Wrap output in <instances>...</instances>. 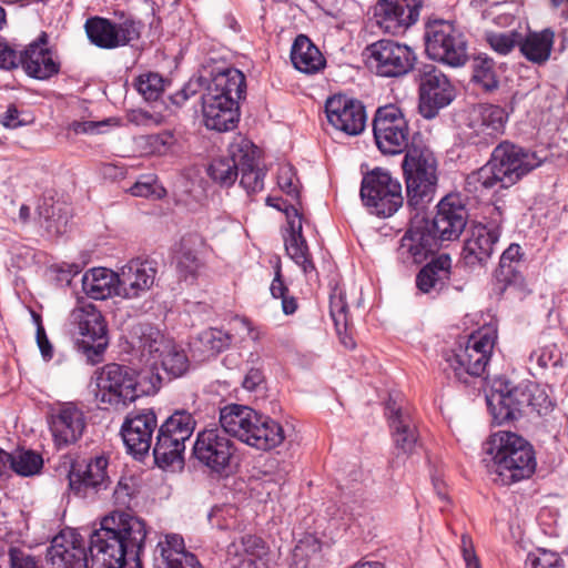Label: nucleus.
<instances>
[{
    "mask_svg": "<svg viewBox=\"0 0 568 568\" xmlns=\"http://www.w3.org/2000/svg\"><path fill=\"white\" fill-rule=\"evenodd\" d=\"M455 273L452 257L445 253L439 254L418 272L416 286L425 294L438 295L447 287Z\"/></svg>",
    "mask_w": 568,
    "mask_h": 568,
    "instance_id": "32",
    "label": "nucleus"
},
{
    "mask_svg": "<svg viewBox=\"0 0 568 568\" xmlns=\"http://www.w3.org/2000/svg\"><path fill=\"white\" fill-rule=\"evenodd\" d=\"M486 400L493 419L497 424L517 419L526 408L544 415L552 407L549 395L540 385L536 383L514 385L504 376L494 378Z\"/></svg>",
    "mask_w": 568,
    "mask_h": 568,
    "instance_id": "3",
    "label": "nucleus"
},
{
    "mask_svg": "<svg viewBox=\"0 0 568 568\" xmlns=\"http://www.w3.org/2000/svg\"><path fill=\"white\" fill-rule=\"evenodd\" d=\"M229 344L227 333L217 328H209L197 335L192 347L194 353H199L201 359H207L222 352Z\"/></svg>",
    "mask_w": 568,
    "mask_h": 568,
    "instance_id": "40",
    "label": "nucleus"
},
{
    "mask_svg": "<svg viewBox=\"0 0 568 568\" xmlns=\"http://www.w3.org/2000/svg\"><path fill=\"white\" fill-rule=\"evenodd\" d=\"M373 133L377 148L384 154H399L405 151L410 140V129L402 111L393 105H385L376 111Z\"/></svg>",
    "mask_w": 568,
    "mask_h": 568,
    "instance_id": "14",
    "label": "nucleus"
},
{
    "mask_svg": "<svg viewBox=\"0 0 568 568\" xmlns=\"http://www.w3.org/2000/svg\"><path fill=\"white\" fill-rule=\"evenodd\" d=\"M367 65L383 78H400L408 74L416 62L414 50L394 40H378L366 48Z\"/></svg>",
    "mask_w": 568,
    "mask_h": 568,
    "instance_id": "13",
    "label": "nucleus"
},
{
    "mask_svg": "<svg viewBox=\"0 0 568 568\" xmlns=\"http://www.w3.org/2000/svg\"><path fill=\"white\" fill-rule=\"evenodd\" d=\"M154 568H203L196 556L185 549L184 539L176 534L165 535L153 552Z\"/></svg>",
    "mask_w": 568,
    "mask_h": 568,
    "instance_id": "30",
    "label": "nucleus"
},
{
    "mask_svg": "<svg viewBox=\"0 0 568 568\" xmlns=\"http://www.w3.org/2000/svg\"><path fill=\"white\" fill-rule=\"evenodd\" d=\"M192 452L201 465L222 474L231 467L236 448L222 430L210 428L197 433Z\"/></svg>",
    "mask_w": 568,
    "mask_h": 568,
    "instance_id": "16",
    "label": "nucleus"
},
{
    "mask_svg": "<svg viewBox=\"0 0 568 568\" xmlns=\"http://www.w3.org/2000/svg\"><path fill=\"white\" fill-rule=\"evenodd\" d=\"M497 339L494 327H481L446 355V363L455 377L464 383L468 376H481Z\"/></svg>",
    "mask_w": 568,
    "mask_h": 568,
    "instance_id": "7",
    "label": "nucleus"
},
{
    "mask_svg": "<svg viewBox=\"0 0 568 568\" xmlns=\"http://www.w3.org/2000/svg\"><path fill=\"white\" fill-rule=\"evenodd\" d=\"M236 321L246 331V335L251 341L258 342L265 336V332L261 327L255 326L248 318L241 317Z\"/></svg>",
    "mask_w": 568,
    "mask_h": 568,
    "instance_id": "64",
    "label": "nucleus"
},
{
    "mask_svg": "<svg viewBox=\"0 0 568 568\" xmlns=\"http://www.w3.org/2000/svg\"><path fill=\"white\" fill-rule=\"evenodd\" d=\"M508 115L504 108L494 104H477L468 115V126L478 143L488 144L504 132Z\"/></svg>",
    "mask_w": 568,
    "mask_h": 568,
    "instance_id": "29",
    "label": "nucleus"
},
{
    "mask_svg": "<svg viewBox=\"0 0 568 568\" xmlns=\"http://www.w3.org/2000/svg\"><path fill=\"white\" fill-rule=\"evenodd\" d=\"M109 462L104 456L91 458L83 467L72 468L69 474V487L74 495L88 498L106 489L110 484Z\"/></svg>",
    "mask_w": 568,
    "mask_h": 568,
    "instance_id": "24",
    "label": "nucleus"
},
{
    "mask_svg": "<svg viewBox=\"0 0 568 568\" xmlns=\"http://www.w3.org/2000/svg\"><path fill=\"white\" fill-rule=\"evenodd\" d=\"M560 361V353L555 344L545 345L534 349L529 356V362L544 369L549 366H556Z\"/></svg>",
    "mask_w": 568,
    "mask_h": 568,
    "instance_id": "53",
    "label": "nucleus"
},
{
    "mask_svg": "<svg viewBox=\"0 0 568 568\" xmlns=\"http://www.w3.org/2000/svg\"><path fill=\"white\" fill-rule=\"evenodd\" d=\"M473 80L486 91L498 87V80L494 70V62L489 58H476L473 65Z\"/></svg>",
    "mask_w": 568,
    "mask_h": 568,
    "instance_id": "46",
    "label": "nucleus"
},
{
    "mask_svg": "<svg viewBox=\"0 0 568 568\" xmlns=\"http://www.w3.org/2000/svg\"><path fill=\"white\" fill-rule=\"evenodd\" d=\"M82 290L92 300H106L118 296L116 272L106 267H93L82 276Z\"/></svg>",
    "mask_w": 568,
    "mask_h": 568,
    "instance_id": "34",
    "label": "nucleus"
},
{
    "mask_svg": "<svg viewBox=\"0 0 568 568\" xmlns=\"http://www.w3.org/2000/svg\"><path fill=\"white\" fill-rule=\"evenodd\" d=\"M136 493V480L131 476H123L119 479L113 490V501L120 507H130L131 500Z\"/></svg>",
    "mask_w": 568,
    "mask_h": 568,
    "instance_id": "51",
    "label": "nucleus"
},
{
    "mask_svg": "<svg viewBox=\"0 0 568 568\" xmlns=\"http://www.w3.org/2000/svg\"><path fill=\"white\" fill-rule=\"evenodd\" d=\"M168 81L159 73L145 72L140 74L134 82L138 92L146 101H156L164 92Z\"/></svg>",
    "mask_w": 568,
    "mask_h": 568,
    "instance_id": "44",
    "label": "nucleus"
},
{
    "mask_svg": "<svg viewBox=\"0 0 568 568\" xmlns=\"http://www.w3.org/2000/svg\"><path fill=\"white\" fill-rule=\"evenodd\" d=\"M49 424L54 445L61 449L77 443L82 436L85 418L81 409L69 403L51 415Z\"/></svg>",
    "mask_w": 568,
    "mask_h": 568,
    "instance_id": "28",
    "label": "nucleus"
},
{
    "mask_svg": "<svg viewBox=\"0 0 568 568\" xmlns=\"http://www.w3.org/2000/svg\"><path fill=\"white\" fill-rule=\"evenodd\" d=\"M321 548V542L315 536L306 535L294 547L293 560L296 565H302L303 568H306L308 560L317 556Z\"/></svg>",
    "mask_w": 568,
    "mask_h": 568,
    "instance_id": "48",
    "label": "nucleus"
},
{
    "mask_svg": "<svg viewBox=\"0 0 568 568\" xmlns=\"http://www.w3.org/2000/svg\"><path fill=\"white\" fill-rule=\"evenodd\" d=\"M525 568H565V564L558 552L537 548L527 555Z\"/></svg>",
    "mask_w": 568,
    "mask_h": 568,
    "instance_id": "47",
    "label": "nucleus"
},
{
    "mask_svg": "<svg viewBox=\"0 0 568 568\" xmlns=\"http://www.w3.org/2000/svg\"><path fill=\"white\" fill-rule=\"evenodd\" d=\"M203 85L202 78L191 79L185 85L176 93L170 97L173 104L180 106L190 97L194 95Z\"/></svg>",
    "mask_w": 568,
    "mask_h": 568,
    "instance_id": "59",
    "label": "nucleus"
},
{
    "mask_svg": "<svg viewBox=\"0 0 568 568\" xmlns=\"http://www.w3.org/2000/svg\"><path fill=\"white\" fill-rule=\"evenodd\" d=\"M139 374L124 365L111 363L97 372V399L113 407L126 406L149 394L139 381Z\"/></svg>",
    "mask_w": 568,
    "mask_h": 568,
    "instance_id": "8",
    "label": "nucleus"
},
{
    "mask_svg": "<svg viewBox=\"0 0 568 568\" xmlns=\"http://www.w3.org/2000/svg\"><path fill=\"white\" fill-rule=\"evenodd\" d=\"M141 359L152 369H162L170 377H180L189 369L184 351L166 338L159 329L146 327L139 341Z\"/></svg>",
    "mask_w": 568,
    "mask_h": 568,
    "instance_id": "10",
    "label": "nucleus"
},
{
    "mask_svg": "<svg viewBox=\"0 0 568 568\" xmlns=\"http://www.w3.org/2000/svg\"><path fill=\"white\" fill-rule=\"evenodd\" d=\"M386 414L388 415L396 449L403 454H412L418 439L415 422L407 412L397 407L395 403L389 402L387 404Z\"/></svg>",
    "mask_w": 568,
    "mask_h": 568,
    "instance_id": "33",
    "label": "nucleus"
},
{
    "mask_svg": "<svg viewBox=\"0 0 568 568\" xmlns=\"http://www.w3.org/2000/svg\"><path fill=\"white\" fill-rule=\"evenodd\" d=\"M158 274L156 263L150 260L133 258L119 268L118 296L135 300L149 292Z\"/></svg>",
    "mask_w": 568,
    "mask_h": 568,
    "instance_id": "21",
    "label": "nucleus"
},
{
    "mask_svg": "<svg viewBox=\"0 0 568 568\" xmlns=\"http://www.w3.org/2000/svg\"><path fill=\"white\" fill-rule=\"evenodd\" d=\"M185 444L165 432L158 429L155 444L153 446V456L155 464L160 468L181 466L184 462Z\"/></svg>",
    "mask_w": 568,
    "mask_h": 568,
    "instance_id": "38",
    "label": "nucleus"
},
{
    "mask_svg": "<svg viewBox=\"0 0 568 568\" xmlns=\"http://www.w3.org/2000/svg\"><path fill=\"white\" fill-rule=\"evenodd\" d=\"M129 123L142 128L159 126L163 123L164 116L161 113H151L143 109H133L126 112Z\"/></svg>",
    "mask_w": 568,
    "mask_h": 568,
    "instance_id": "56",
    "label": "nucleus"
},
{
    "mask_svg": "<svg viewBox=\"0 0 568 568\" xmlns=\"http://www.w3.org/2000/svg\"><path fill=\"white\" fill-rule=\"evenodd\" d=\"M291 60L298 71L310 74L316 73L325 65V59L318 48L304 34L295 39Z\"/></svg>",
    "mask_w": 568,
    "mask_h": 568,
    "instance_id": "37",
    "label": "nucleus"
},
{
    "mask_svg": "<svg viewBox=\"0 0 568 568\" xmlns=\"http://www.w3.org/2000/svg\"><path fill=\"white\" fill-rule=\"evenodd\" d=\"M130 193L133 196L162 199L165 190L162 187L154 175L141 176L131 187Z\"/></svg>",
    "mask_w": 568,
    "mask_h": 568,
    "instance_id": "50",
    "label": "nucleus"
},
{
    "mask_svg": "<svg viewBox=\"0 0 568 568\" xmlns=\"http://www.w3.org/2000/svg\"><path fill=\"white\" fill-rule=\"evenodd\" d=\"M8 556L9 568H43L38 557H34L21 548L10 547Z\"/></svg>",
    "mask_w": 568,
    "mask_h": 568,
    "instance_id": "57",
    "label": "nucleus"
},
{
    "mask_svg": "<svg viewBox=\"0 0 568 568\" xmlns=\"http://www.w3.org/2000/svg\"><path fill=\"white\" fill-rule=\"evenodd\" d=\"M488 454L493 457L491 469L497 475L495 480L501 485L528 478L535 471L536 460L531 446L514 433L494 434Z\"/></svg>",
    "mask_w": 568,
    "mask_h": 568,
    "instance_id": "5",
    "label": "nucleus"
},
{
    "mask_svg": "<svg viewBox=\"0 0 568 568\" xmlns=\"http://www.w3.org/2000/svg\"><path fill=\"white\" fill-rule=\"evenodd\" d=\"M42 466V456L33 450L22 449L10 454L9 469L20 476H33L41 470Z\"/></svg>",
    "mask_w": 568,
    "mask_h": 568,
    "instance_id": "43",
    "label": "nucleus"
},
{
    "mask_svg": "<svg viewBox=\"0 0 568 568\" xmlns=\"http://www.w3.org/2000/svg\"><path fill=\"white\" fill-rule=\"evenodd\" d=\"M425 50L427 55L449 67H462L468 60L465 34L453 22L435 20L425 29Z\"/></svg>",
    "mask_w": 568,
    "mask_h": 568,
    "instance_id": "9",
    "label": "nucleus"
},
{
    "mask_svg": "<svg viewBox=\"0 0 568 568\" xmlns=\"http://www.w3.org/2000/svg\"><path fill=\"white\" fill-rule=\"evenodd\" d=\"M70 321L78 328L79 346L88 361L99 363L109 345L108 328L101 312L91 303L79 302L70 313Z\"/></svg>",
    "mask_w": 568,
    "mask_h": 568,
    "instance_id": "12",
    "label": "nucleus"
},
{
    "mask_svg": "<svg viewBox=\"0 0 568 568\" xmlns=\"http://www.w3.org/2000/svg\"><path fill=\"white\" fill-rule=\"evenodd\" d=\"M277 184L283 192L295 200L297 204L300 203L298 180L296 179L292 166L283 165L278 169Z\"/></svg>",
    "mask_w": 568,
    "mask_h": 568,
    "instance_id": "55",
    "label": "nucleus"
},
{
    "mask_svg": "<svg viewBox=\"0 0 568 568\" xmlns=\"http://www.w3.org/2000/svg\"><path fill=\"white\" fill-rule=\"evenodd\" d=\"M361 197L364 205L374 215L389 217L403 205L402 185L390 173L375 169L362 181Z\"/></svg>",
    "mask_w": 568,
    "mask_h": 568,
    "instance_id": "11",
    "label": "nucleus"
},
{
    "mask_svg": "<svg viewBox=\"0 0 568 568\" xmlns=\"http://www.w3.org/2000/svg\"><path fill=\"white\" fill-rule=\"evenodd\" d=\"M196 427L194 416L184 410H175L159 428L172 437L186 443L193 435Z\"/></svg>",
    "mask_w": 568,
    "mask_h": 568,
    "instance_id": "41",
    "label": "nucleus"
},
{
    "mask_svg": "<svg viewBox=\"0 0 568 568\" xmlns=\"http://www.w3.org/2000/svg\"><path fill=\"white\" fill-rule=\"evenodd\" d=\"M419 112L433 119L440 109L449 105L456 97L455 87L447 75L433 64L423 65L419 71Z\"/></svg>",
    "mask_w": 568,
    "mask_h": 568,
    "instance_id": "15",
    "label": "nucleus"
},
{
    "mask_svg": "<svg viewBox=\"0 0 568 568\" xmlns=\"http://www.w3.org/2000/svg\"><path fill=\"white\" fill-rule=\"evenodd\" d=\"M200 267V260L192 251H182L178 257V268L187 274H194Z\"/></svg>",
    "mask_w": 568,
    "mask_h": 568,
    "instance_id": "61",
    "label": "nucleus"
},
{
    "mask_svg": "<svg viewBox=\"0 0 568 568\" xmlns=\"http://www.w3.org/2000/svg\"><path fill=\"white\" fill-rule=\"evenodd\" d=\"M146 538L145 523L129 513L105 516L90 535V559L84 538L74 529L62 530L48 550L50 568L139 567Z\"/></svg>",
    "mask_w": 568,
    "mask_h": 568,
    "instance_id": "1",
    "label": "nucleus"
},
{
    "mask_svg": "<svg viewBox=\"0 0 568 568\" xmlns=\"http://www.w3.org/2000/svg\"><path fill=\"white\" fill-rule=\"evenodd\" d=\"M114 119H106L102 121H73L70 123L69 129L75 134H98L103 133L104 128L109 126Z\"/></svg>",
    "mask_w": 568,
    "mask_h": 568,
    "instance_id": "58",
    "label": "nucleus"
},
{
    "mask_svg": "<svg viewBox=\"0 0 568 568\" xmlns=\"http://www.w3.org/2000/svg\"><path fill=\"white\" fill-rule=\"evenodd\" d=\"M21 52L18 53L8 43L0 41V68L1 69H14L20 65Z\"/></svg>",
    "mask_w": 568,
    "mask_h": 568,
    "instance_id": "60",
    "label": "nucleus"
},
{
    "mask_svg": "<svg viewBox=\"0 0 568 568\" xmlns=\"http://www.w3.org/2000/svg\"><path fill=\"white\" fill-rule=\"evenodd\" d=\"M156 428L158 418L153 409L144 408L128 414L121 427V435L129 453L136 457L145 456L151 448Z\"/></svg>",
    "mask_w": 568,
    "mask_h": 568,
    "instance_id": "20",
    "label": "nucleus"
},
{
    "mask_svg": "<svg viewBox=\"0 0 568 568\" xmlns=\"http://www.w3.org/2000/svg\"><path fill=\"white\" fill-rule=\"evenodd\" d=\"M239 155V174H241L240 184L247 193L262 191L264 187L265 172L263 169L258 168L257 164L258 150L247 141L244 142V151H241Z\"/></svg>",
    "mask_w": 568,
    "mask_h": 568,
    "instance_id": "36",
    "label": "nucleus"
},
{
    "mask_svg": "<svg viewBox=\"0 0 568 568\" xmlns=\"http://www.w3.org/2000/svg\"><path fill=\"white\" fill-rule=\"evenodd\" d=\"M143 24L133 18L114 23L106 18L93 17L85 21L84 29L90 42L101 49L124 47L140 38Z\"/></svg>",
    "mask_w": 568,
    "mask_h": 568,
    "instance_id": "17",
    "label": "nucleus"
},
{
    "mask_svg": "<svg viewBox=\"0 0 568 568\" xmlns=\"http://www.w3.org/2000/svg\"><path fill=\"white\" fill-rule=\"evenodd\" d=\"M274 278L270 286V292L274 298H281L287 293V286L285 285L282 276L281 261L276 257L274 262Z\"/></svg>",
    "mask_w": 568,
    "mask_h": 568,
    "instance_id": "63",
    "label": "nucleus"
},
{
    "mask_svg": "<svg viewBox=\"0 0 568 568\" xmlns=\"http://www.w3.org/2000/svg\"><path fill=\"white\" fill-rule=\"evenodd\" d=\"M467 184L469 186L473 185L475 191L479 187L491 189L496 185L504 187L501 173L498 168L495 166L493 158L479 170L468 175Z\"/></svg>",
    "mask_w": 568,
    "mask_h": 568,
    "instance_id": "45",
    "label": "nucleus"
},
{
    "mask_svg": "<svg viewBox=\"0 0 568 568\" xmlns=\"http://www.w3.org/2000/svg\"><path fill=\"white\" fill-rule=\"evenodd\" d=\"M219 420L225 435L229 434L260 450L273 449L285 439L284 429L278 422L248 406L226 405L220 409Z\"/></svg>",
    "mask_w": 568,
    "mask_h": 568,
    "instance_id": "4",
    "label": "nucleus"
},
{
    "mask_svg": "<svg viewBox=\"0 0 568 568\" xmlns=\"http://www.w3.org/2000/svg\"><path fill=\"white\" fill-rule=\"evenodd\" d=\"M329 311L336 332L338 335H342V327L345 329L348 327V306L342 294L333 295L331 297Z\"/></svg>",
    "mask_w": 568,
    "mask_h": 568,
    "instance_id": "54",
    "label": "nucleus"
},
{
    "mask_svg": "<svg viewBox=\"0 0 568 568\" xmlns=\"http://www.w3.org/2000/svg\"><path fill=\"white\" fill-rule=\"evenodd\" d=\"M486 41L496 53L506 55L518 45L519 33L516 31L487 32Z\"/></svg>",
    "mask_w": 568,
    "mask_h": 568,
    "instance_id": "49",
    "label": "nucleus"
},
{
    "mask_svg": "<svg viewBox=\"0 0 568 568\" xmlns=\"http://www.w3.org/2000/svg\"><path fill=\"white\" fill-rule=\"evenodd\" d=\"M20 65L30 78L37 80H47L59 73L60 61L48 47L44 32L21 52Z\"/></svg>",
    "mask_w": 568,
    "mask_h": 568,
    "instance_id": "25",
    "label": "nucleus"
},
{
    "mask_svg": "<svg viewBox=\"0 0 568 568\" xmlns=\"http://www.w3.org/2000/svg\"><path fill=\"white\" fill-rule=\"evenodd\" d=\"M500 237L499 225L476 224L467 233L462 257L466 265H484L491 257Z\"/></svg>",
    "mask_w": 568,
    "mask_h": 568,
    "instance_id": "26",
    "label": "nucleus"
},
{
    "mask_svg": "<svg viewBox=\"0 0 568 568\" xmlns=\"http://www.w3.org/2000/svg\"><path fill=\"white\" fill-rule=\"evenodd\" d=\"M244 142L246 140H242L241 143L234 144L230 149L229 156H222L220 159H215L209 166V175L216 182L222 185H232L239 175V161L240 152L244 151Z\"/></svg>",
    "mask_w": 568,
    "mask_h": 568,
    "instance_id": "39",
    "label": "nucleus"
},
{
    "mask_svg": "<svg viewBox=\"0 0 568 568\" xmlns=\"http://www.w3.org/2000/svg\"><path fill=\"white\" fill-rule=\"evenodd\" d=\"M267 204L278 210L282 207L267 199ZM288 224L287 235L284 239L286 254L303 270L305 275L315 271L311 260L308 247L302 234V219L295 204L286 205L283 209Z\"/></svg>",
    "mask_w": 568,
    "mask_h": 568,
    "instance_id": "27",
    "label": "nucleus"
},
{
    "mask_svg": "<svg viewBox=\"0 0 568 568\" xmlns=\"http://www.w3.org/2000/svg\"><path fill=\"white\" fill-rule=\"evenodd\" d=\"M468 213L458 194H448L437 204L433 231L440 241L457 240L467 224Z\"/></svg>",
    "mask_w": 568,
    "mask_h": 568,
    "instance_id": "23",
    "label": "nucleus"
},
{
    "mask_svg": "<svg viewBox=\"0 0 568 568\" xmlns=\"http://www.w3.org/2000/svg\"><path fill=\"white\" fill-rule=\"evenodd\" d=\"M241 539L243 552L247 557V561L250 564H253L255 560H262L266 557L268 548L262 538L254 535H245L242 536Z\"/></svg>",
    "mask_w": 568,
    "mask_h": 568,
    "instance_id": "52",
    "label": "nucleus"
},
{
    "mask_svg": "<svg viewBox=\"0 0 568 568\" xmlns=\"http://www.w3.org/2000/svg\"><path fill=\"white\" fill-rule=\"evenodd\" d=\"M244 74L233 68L216 72L202 95L204 124L210 130H233L240 118L239 100L245 94Z\"/></svg>",
    "mask_w": 568,
    "mask_h": 568,
    "instance_id": "2",
    "label": "nucleus"
},
{
    "mask_svg": "<svg viewBox=\"0 0 568 568\" xmlns=\"http://www.w3.org/2000/svg\"><path fill=\"white\" fill-rule=\"evenodd\" d=\"M325 112L329 124L347 135H358L366 125V111L364 105L354 99L338 94L328 98Z\"/></svg>",
    "mask_w": 568,
    "mask_h": 568,
    "instance_id": "22",
    "label": "nucleus"
},
{
    "mask_svg": "<svg viewBox=\"0 0 568 568\" xmlns=\"http://www.w3.org/2000/svg\"><path fill=\"white\" fill-rule=\"evenodd\" d=\"M460 550H462V555H463L466 568H480L478 558L475 552L473 540L466 534H464L462 536Z\"/></svg>",
    "mask_w": 568,
    "mask_h": 568,
    "instance_id": "62",
    "label": "nucleus"
},
{
    "mask_svg": "<svg viewBox=\"0 0 568 568\" xmlns=\"http://www.w3.org/2000/svg\"><path fill=\"white\" fill-rule=\"evenodd\" d=\"M403 170L408 206L424 209L433 200L437 187V160L434 153L427 148L408 149Z\"/></svg>",
    "mask_w": 568,
    "mask_h": 568,
    "instance_id": "6",
    "label": "nucleus"
},
{
    "mask_svg": "<svg viewBox=\"0 0 568 568\" xmlns=\"http://www.w3.org/2000/svg\"><path fill=\"white\" fill-rule=\"evenodd\" d=\"M495 166L503 176V186L508 187L524 175L540 166L544 159L537 152L526 150L509 142L498 144L493 153Z\"/></svg>",
    "mask_w": 568,
    "mask_h": 568,
    "instance_id": "18",
    "label": "nucleus"
},
{
    "mask_svg": "<svg viewBox=\"0 0 568 568\" xmlns=\"http://www.w3.org/2000/svg\"><path fill=\"white\" fill-rule=\"evenodd\" d=\"M138 148L146 155H166L176 143L172 131L141 135L135 139Z\"/></svg>",
    "mask_w": 568,
    "mask_h": 568,
    "instance_id": "42",
    "label": "nucleus"
},
{
    "mask_svg": "<svg viewBox=\"0 0 568 568\" xmlns=\"http://www.w3.org/2000/svg\"><path fill=\"white\" fill-rule=\"evenodd\" d=\"M423 0H378L373 7V21L384 32L403 33L419 17Z\"/></svg>",
    "mask_w": 568,
    "mask_h": 568,
    "instance_id": "19",
    "label": "nucleus"
},
{
    "mask_svg": "<svg viewBox=\"0 0 568 568\" xmlns=\"http://www.w3.org/2000/svg\"><path fill=\"white\" fill-rule=\"evenodd\" d=\"M426 222L410 226L400 240L398 255L404 263H422L437 245Z\"/></svg>",
    "mask_w": 568,
    "mask_h": 568,
    "instance_id": "31",
    "label": "nucleus"
},
{
    "mask_svg": "<svg viewBox=\"0 0 568 568\" xmlns=\"http://www.w3.org/2000/svg\"><path fill=\"white\" fill-rule=\"evenodd\" d=\"M554 40L555 33L550 29L529 32L525 37L519 33V51L529 62L542 65L550 58Z\"/></svg>",
    "mask_w": 568,
    "mask_h": 568,
    "instance_id": "35",
    "label": "nucleus"
}]
</instances>
